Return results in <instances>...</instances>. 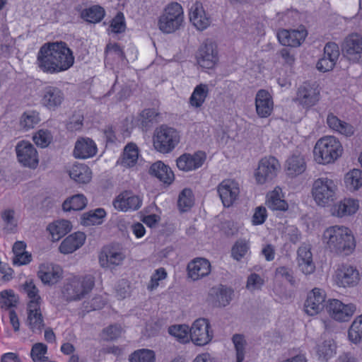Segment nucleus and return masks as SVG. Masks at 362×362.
<instances>
[{
    "mask_svg": "<svg viewBox=\"0 0 362 362\" xmlns=\"http://www.w3.org/2000/svg\"><path fill=\"white\" fill-rule=\"evenodd\" d=\"M39 68L48 74H57L68 70L74 63L71 49L64 42L43 45L37 54Z\"/></svg>",
    "mask_w": 362,
    "mask_h": 362,
    "instance_id": "1",
    "label": "nucleus"
},
{
    "mask_svg": "<svg viewBox=\"0 0 362 362\" xmlns=\"http://www.w3.org/2000/svg\"><path fill=\"white\" fill-rule=\"evenodd\" d=\"M322 240L330 252L341 255H350L356 247L351 231L344 226H334L327 228L323 233Z\"/></svg>",
    "mask_w": 362,
    "mask_h": 362,
    "instance_id": "2",
    "label": "nucleus"
},
{
    "mask_svg": "<svg viewBox=\"0 0 362 362\" xmlns=\"http://www.w3.org/2000/svg\"><path fill=\"white\" fill-rule=\"evenodd\" d=\"M342 146L334 136L319 139L313 149L314 158L320 164H328L337 160L342 153Z\"/></svg>",
    "mask_w": 362,
    "mask_h": 362,
    "instance_id": "3",
    "label": "nucleus"
},
{
    "mask_svg": "<svg viewBox=\"0 0 362 362\" xmlns=\"http://www.w3.org/2000/svg\"><path fill=\"white\" fill-rule=\"evenodd\" d=\"M337 185L334 180L320 177L313 185L312 194L317 205L325 206L337 199Z\"/></svg>",
    "mask_w": 362,
    "mask_h": 362,
    "instance_id": "4",
    "label": "nucleus"
},
{
    "mask_svg": "<svg viewBox=\"0 0 362 362\" xmlns=\"http://www.w3.org/2000/svg\"><path fill=\"white\" fill-rule=\"evenodd\" d=\"M184 19L183 9L178 3L169 4L158 20L159 29L164 33H172L178 30Z\"/></svg>",
    "mask_w": 362,
    "mask_h": 362,
    "instance_id": "5",
    "label": "nucleus"
},
{
    "mask_svg": "<svg viewBox=\"0 0 362 362\" xmlns=\"http://www.w3.org/2000/svg\"><path fill=\"white\" fill-rule=\"evenodd\" d=\"M180 142L179 132L174 128L162 125L157 128L154 133L153 146L162 153L172 151Z\"/></svg>",
    "mask_w": 362,
    "mask_h": 362,
    "instance_id": "6",
    "label": "nucleus"
},
{
    "mask_svg": "<svg viewBox=\"0 0 362 362\" xmlns=\"http://www.w3.org/2000/svg\"><path fill=\"white\" fill-rule=\"evenodd\" d=\"M93 276L87 275L81 279H74L64 285L62 296L66 301L79 300L94 287Z\"/></svg>",
    "mask_w": 362,
    "mask_h": 362,
    "instance_id": "7",
    "label": "nucleus"
},
{
    "mask_svg": "<svg viewBox=\"0 0 362 362\" xmlns=\"http://www.w3.org/2000/svg\"><path fill=\"white\" fill-rule=\"evenodd\" d=\"M279 169L280 164L276 158L269 156L262 158L255 173L257 182L262 185L272 180Z\"/></svg>",
    "mask_w": 362,
    "mask_h": 362,
    "instance_id": "8",
    "label": "nucleus"
},
{
    "mask_svg": "<svg viewBox=\"0 0 362 362\" xmlns=\"http://www.w3.org/2000/svg\"><path fill=\"white\" fill-rule=\"evenodd\" d=\"M343 55L353 63L362 62V37L357 33L349 35L341 45Z\"/></svg>",
    "mask_w": 362,
    "mask_h": 362,
    "instance_id": "9",
    "label": "nucleus"
},
{
    "mask_svg": "<svg viewBox=\"0 0 362 362\" xmlns=\"http://www.w3.org/2000/svg\"><path fill=\"white\" fill-rule=\"evenodd\" d=\"M189 337L197 346L209 343L213 338V332L210 330L209 321L205 318L196 320L189 329Z\"/></svg>",
    "mask_w": 362,
    "mask_h": 362,
    "instance_id": "10",
    "label": "nucleus"
},
{
    "mask_svg": "<svg viewBox=\"0 0 362 362\" xmlns=\"http://www.w3.org/2000/svg\"><path fill=\"white\" fill-rule=\"evenodd\" d=\"M18 162L25 167L35 169L39 162L38 154L35 146L26 141H21L16 146Z\"/></svg>",
    "mask_w": 362,
    "mask_h": 362,
    "instance_id": "11",
    "label": "nucleus"
},
{
    "mask_svg": "<svg viewBox=\"0 0 362 362\" xmlns=\"http://www.w3.org/2000/svg\"><path fill=\"white\" fill-rule=\"evenodd\" d=\"M197 60L199 65L203 68H213L218 60L216 44L206 40L198 49Z\"/></svg>",
    "mask_w": 362,
    "mask_h": 362,
    "instance_id": "12",
    "label": "nucleus"
},
{
    "mask_svg": "<svg viewBox=\"0 0 362 362\" xmlns=\"http://www.w3.org/2000/svg\"><path fill=\"white\" fill-rule=\"evenodd\" d=\"M326 310L335 320L346 322L356 311V305L353 303L345 305L339 300L329 299L326 304Z\"/></svg>",
    "mask_w": 362,
    "mask_h": 362,
    "instance_id": "13",
    "label": "nucleus"
},
{
    "mask_svg": "<svg viewBox=\"0 0 362 362\" xmlns=\"http://www.w3.org/2000/svg\"><path fill=\"white\" fill-rule=\"evenodd\" d=\"M65 99L64 91L54 86H47L41 92V104L49 110H56Z\"/></svg>",
    "mask_w": 362,
    "mask_h": 362,
    "instance_id": "14",
    "label": "nucleus"
},
{
    "mask_svg": "<svg viewBox=\"0 0 362 362\" xmlns=\"http://www.w3.org/2000/svg\"><path fill=\"white\" fill-rule=\"evenodd\" d=\"M325 302V293L324 291L315 288L308 293L304 304L305 312L311 316L318 314L324 308Z\"/></svg>",
    "mask_w": 362,
    "mask_h": 362,
    "instance_id": "15",
    "label": "nucleus"
},
{
    "mask_svg": "<svg viewBox=\"0 0 362 362\" xmlns=\"http://www.w3.org/2000/svg\"><path fill=\"white\" fill-rule=\"evenodd\" d=\"M205 159L206 155L202 151L194 154L184 153L177 158L176 165L179 170L189 172L200 168Z\"/></svg>",
    "mask_w": 362,
    "mask_h": 362,
    "instance_id": "16",
    "label": "nucleus"
},
{
    "mask_svg": "<svg viewBox=\"0 0 362 362\" xmlns=\"http://www.w3.org/2000/svg\"><path fill=\"white\" fill-rule=\"evenodd\" d=\"M359 280V273L354 267L342 264L339 267L335 275V281L339 286H354Z\"/></svg>",
    "mask_w": 362,
    "mask_h": 362,
    "instance_id": "17",
    "label": "nucleus"
},
{
    "mask_svg": "<svg viewBox=\"0 0 362 362\" xmlns=\"http://www.w3.org/2000/svg\"><path fill=\"white\" fill-rule=\"evenodd\" d=\"M141 199L131 191L120 193L113 201L114 207L122 211L137 210L141 207Z\"/></svg>",
    "mask_w": 362,
    "mask_h": 362,
    "instance_id": "18",
    "label": "nucleus"
},
{
    "mask_svg": "<svg viewBox=\"0 0 362 362\" xmlns=\"http://www.w3.org/2000/svg\"><path fill=\"white\" fill-rule=\"evenodd\" d=\"M239 192L238 184L233 180H223L218 186V193L226 207L233 204Z\"/></svg>",
    "mask_w": 362,
    "mask_h": 362,
    "instance_id": "19",
    "label": "nucleus"
},
{
    "mask_svg": "<svg viewBox=\"0 0 362 362\" xmlns=\"http://www.w3.org/2000/svg\"><path fill=\"white\" fill-rule=\"evenodd\" d=\"M233 290L222 284L212 287L209 292V300L214 307H226L232 300Z\"/></svg>",
    "mask_w": 362,
    "mask_h": 362,
    "instance_id": "20",
    "label": "nucleus"
},
{
    "mask_svg": "<svg viewBox=\"0 0 362 362\" xmlns=\"http://www.w3.org/2000/svg\"><path fill=\"white\" fill-rule=\"evenodd\" d=\"M320 90L315 83H304L298 90L297 100L306 107L315 105L319 100Z\"/></svg>",
    "mask_w": 362,
    "mask_h": 362,
    "instance_id": "21",
    "label": "nucleus"
},
{
    "mask_svg": "<svg viewBox=\"0 0 362 362\" xmlns=\"http://www.w3.org/2000/svg\"><path fill=\"white\" fill-rule=\"evenodd\" d=\"M37 276L45 285L52 286L62 278V270L58 265L42 264L39 267Z\"/></svg>",
    "mask_w": 362,
    "mask_h": 362,
    "instance_id": "22",
    "label": "nucleus"
},
{
    "mask_svg": "<svg viewBox=\"0 0 362 362\" xmlns=\"http://www.w3.org/2000/svg\"><path fill=\"white\" fill-rule=\"evenodd\" d=\"M190 22L199 30H205L211 23L210 17L208 16L199 1L194 3L189 8Z\"/></svg>",
    "mask_w": 362,
    "mask_h": 362,
    "instance_id": "23",
    "label": "nucleus"
},
{
    "mask_svg": "<svg viewBox=\"0 0 362 362\" xmlns=\"http://www.w3.org/2000/svg\"><path fill=\"white\" fill-rule=\"evenodd\" d=\"M307 36L305 29L282 30L277 33L279 42L284 46L296 47L299 46Z\"/></svg>",
    "mask_w": 362,
    "mask_h": 362,
    "instance_id": "24",
    "label": "nucleus"
},
{
    "mask_svg": "<svg viewBox=\"0 0 362 362\" xmlns=\"http://www.w3.org/2000/svg\"><path fill=\"white\" fill-rule=\"evenodd\" d=\"M27 322L33 332H41L45 326L40 305L36 300H30L28 304Z\"/></svg>",
    "mask_w": 362,
    "mask_h": 362,
    "instance_id": "25",
    "label": "nucleus"
},
{
    "mask_svg": "<svg viewBox=\"0 0 362 362\" xmlns=\"http://www.w3.org/2000/svg\"><path fill=\"white\" fill-rule=\"evenodd\" d=\"M187 271L189 276L196 281L210 274L211 264L206 259L197 258L188 264Z\"/></svg>",
    "mask_w": 362,
    "mask_h": 362,
    "instance_id": "26",
    "label": "nucleus"
},
{
    "mask_svg": "<svg viewBox=\"0 0 362 362\" xmlns=\"http://www.w3.org/2000/svg\"><path fill=\"white\" fill-rule=\"evenodd\" d=\"M255 106L257 113L260 117H267L271 115L273 110V100L267 90L261 89L257 93Z\"/></svg>",
    "mask_w": 362,
    "mask_h": 362,
    "instance_id": "27",
    "label": "nucleus"
},
{
    "mask_svg": "<svg viewBox=\"0 0 362 362\" xmlns=\"http://www.w3.org/2000/svg\"><path fill=\"white\" fill-rule=\"evenodd\" d=\"M97 153L95 142L89 138L78 139L75 144L74 155L76 158L86 159L94 156Z\"/></svg>",
    "mask_w": 362,
    "mask_h": 362,
    "instance_id": "28",
    "label": "nucleus"
},
{
    "mask_svg": "<svg viewBox=\"0 0 362 362\" xmlns=\"http://www.w3.org/2000/svg\"><path fill=\"white\" fill-rule=\"evenodd\" d=\"M86 238L83 232H76L69 235L60 244L59 247L60 252L62 254L74 252L84 244Z\"/></svg>",
    "mask_w": 362,
    "mask_h": 362,
    "instance_id": "29",
    "label": "nucleus"
},
{
    "mask_svg": "<svg viewBox=\"0 0 362 362\" xmlns=\"http://www.w3.org/2000/svg\"><path fill=\"white\" fill-rule=\"evenodd\" d=\"M298 265L302 272L306 275L312 274L315 269L313 262V255L308 246H301L298 251Z\"/></svg>",
    "mask_w": 362,
    "mask_h": 362,
    "instance_id": "30",
    "label": "nucleus"
},
{
    "mask_svg": "<svg viewBox=\"0 0 362 362\" xmlns=\"http://www.w3.org/2000/svg\"><path fill=\"white\" fill-rule=\"evenodd\" d=\"M124 259L122 252L115 248L104 247L100 257L99 262L103 267L110 268L112 266L119 265Z\"/></svg>",
    "mask_w": 362,
    "mask_h": 362,
    "instance_id": "31",
    "label": "nucleus"
},
{
    "mask_svg": "<svg viewBox=\"0 0 362 362\" xmlns=\"http://www.w3.org/2000/svg\"><path fill=\"white\" fill-rule=\"evenodd\" d=\"M359 207L358 201L354 199H344L332 208V214L337 217H344L355 214Z\"/></svg>",
    "mask_w": 362,
    "mask_h": 362,
    "instance_id": "32",
    "label": "nucleus"
},
{
    "mask_svg": "<svg viewBox=\"0 0 362 362\" xmlns=\"http://www.w3.org/2000/svg\"><path fill=\"white\" fill-rule=\"evenodd\" d=\"M152 176L157 177L160 181L170 184L175 178L174 173L170 168L160 160L153 163L148 171Z\"/></svg>",
    "mask_w": 362,
    "mask_h": 362,
    "instance_id": "33",
    "label": "nucleus"
},
{
    "mask_svg": "<svg viewBox=\"0 0 362 362\" xmlns=\"http://www.w3.org/2000/svg\"><path fill=\"white\" fill-rule=\"evenodd\" d=\"M327 124L329 128L346 136H351L354 133V128L352 125L339 119L333 113L328 114Z\"/></svg>",
    "mask_w": 362,
    "mask_h": 362,
    "instance_id": "34",
    "label": "nucleus"
},
{
    "mask_svg": "<svg viewBox=\"0 0 362 362\" xmlns=\"http://www.w3.org/2000/svg\"><path fill=\"white\" fill-rule=\"evenodd\" d=\"M306 169V163L303 156L293 154L286 160V170L289 176H296Z\"/></svg>",
    "mask_w": 362,
    "mask_h": 362,
    "instance_id": "35",
    "label": "nucleus"
},
{
    "mask_svg": "<svg viewBox=\"0 0 362 362\" xmlns=\"http://www.w3.org/2000/svg\"><path fill=\"white\" fill-rule=\"evenodd\" d=\"M69 176L76 182L86 184L91 180V171L84 164H76L74 165L69 170Z\"/></svg>",
    "mask_w": 362,
    "mask_h": 362,
    "instance_id": "36",
    "label": "nucleus"
},
{
    "mask_svg": "<svg viewBox=\"0 0 362 362\" xmlns=\"http://www.w3.org/2000/svg\"><path fill=\"white\" fill-rule=\"evenodd\" d=\"M71 229V222L67 220L57 221L48 226L47 230L52 235L54 241L59 240L66 235Z\"/></svg>",
    "mask_w": 362,
    "mask_h": 362,
    "instance_id": "37",
    "label": "nucleus"
},
{
    "mask_svg": "<svg viewBox=\"0 0 362 362\" xmlns=\"http://www.w3.org/2000/svg\"><path fill=\"white\" fill-rule=\"evenodd\" d=\"M139 158V150L136 144H128L124 149L123 154L119 160V163L124 167L134 166Z\"/></svg>",
    "mask_w": 362,
    "mask_h": 362,
    "instance_id": "38",
    "label": "nucleus"
},
{
    "mask_svg": "<svg viewBox=\"0 0 362 362\" xmlns=\"http://www.w3.org/2000/svg\"><path fill=\"white\" fill-rule=\"evenodd\" d=\"M86 204L87 199L85 196L78 194L66 199L62 204V209L65 211H80L83 209Z\"/></svg>",
    "mask_w": 362,
    "mask_h": 362,
    "instance_id": "39",
    "label": "nucleus"
},
{
    "mask_svg": "<svg viewBox=\"0 0 362 362\" xmlns=\"http://www.w3.org/2000/svg\"><path fill=\"white\" fill-rule=\"evenodd\" d=\"M209 93V87L206 84H199L195 87L189 98V103L192 107H200L204 103Z\"/></svg>",
    "mask_w": 362,
    "mask_h": 362,
    "instance_id": "40",
    "label": "nucleus"
},
{
    "mask_svg": "<svg viewBox=\"0 0 362 362\" xmlns=\"http://www.w3.org/2000/svg\"><path fill=\"white\" fill-rule=\"evenodd\" d=\"M346 188L350 191H356L362 187V170L353 169L344 177Z\"/></svg>",
    "mask_w": 362,
    "mask_h": 362,
    "instance_id": "41",
    "label": "nucleus"
},
{
    "mask_svg": "<svg viewBox=\"0 0 362 362\" xmlns=\"http://www.w3.org/2000/svg\"><path fill=\"white\" fill-rule=\"evenodd\" d=\"M81 16L84 20L89 23H96L102 21L105 16V10L98 5L90 6L83 10Z\"/></svg>",
    "mask_w": 362,
    "mask_h": 362,
    "instance_id": "42",
    "label": "nucleus"
},
{
    "mask_svg": "<svg viewBox=\"0 0 362 362\" xmlns=\"http://www.w3.org/2000/svg\"><path fill=\"white\" fill-rule=\"evenodd\" d=\"M106 212L102 208H98L83 215L81 223L84 226L100 224L102 219L105 216Z\"/></svg>",
    "mask_w": 362,
    "mask_h": 362,
    "instance_id": "43",
    "label": "nucleus"
},
{
    "mask_svg": "<svg viewBox=\"0 0 362 362\" xmlns=\"http://www.w3.org/2000/svg\"><path fill=\"white\" fill-rule=\"evenodd\" d=\"M40 122L39 113L35 111H27L24 112L20 119V126L25 130L28 131L38 124Z\"/></svg>",
    "mask_w": 362,
    "mask_h": 362,
    "instance_id": "44",
    "label": "nucleus"
},
{
    "mask_svg": "<svg viewBox=\"0 0 362 362\" xmlns=\"http://www.w3.org/2000/svg\"><path fill=\"white\" fill-rule=\"evenodd\" d=\"M129 360L130 362H154L156 354L153 350L138 349L129 356Z\"/></svg>",
    "mask_w": 362,
    "mask_h": 362,
    "instance_id": "45",
    "label": "nucleus"
},
{
    "mask_svg": "<svg viewBox=\"0 0 362 362\" xmlns=\"http://www.w3.org/2000/svg\"><path fill=\"white\" fill-rule=\"evenodd\" d=\"M350 341L354 344L361 341L362 339V314L352 322L348 332Z\"/></svg>",
    "mask_w": 362,
    "mask_h": 362,
    "instance_id": "46",
    "label": "nucleus"
},
{
    "mask_svg": "<svg viewBox=\"0 0 362 362\" xmlns=\"http://www.w3.org/2000/svg\"><path fill=\"white\" fill-rule=\"evenodd\" d=\"M168 332L170 335L176 337L181 343L189 341V338H190L189 327L185 325L170 326L168 328Z\"/></svg>",
    "mask_w": 362,
    "mask_h": 362,
    "instance_id": "47",
    "label": "nucleus"
},
{
    "mask_svg": "<svg viewBox=\"0 0 362 362\" xmlns=\"http://www.w3.org/2000/svg\"><path fill=\"white\" fill-rule=\"evenodd\" d=\"M336 345L331 340H326L322 344L318 345L317 354L322 360H328L335 354Z\"/></svg>",
    "mask_w": 362,
    "mask_h": 362,
    "instance_id": "48",
    "label": "nucleus"
},
{
    "mask_svg": "<svg viewBox=\"0 0 362 362\" xmlns=\"http://www.w3.org/2000/svg\"><path fill=\"white\" fill-rule=\"evenodd\" d=\"M267 204L268 207L272 210L286 211L288 207L287 202L280 198L276 189L272 192Z\"/></svg>",
    "mask_w": 362,
    "mask_h": 362,
    "instance_id": "49",
    "label": "nucleus"
},
{
    "mask_svg": "<svg viewBox=\"0 0 362 362\" xmlns=\"http://www.w3.org/2000/svg\"><path fill=\"white\" fill-rule=\"evenodd\" d=\"M192 191L188 188L182 189L179 195L177 200V205L179 208L182 211H185L188 209H189L192 206Z\"/></svg>",
    "mask_w": 362,
    "mask_h": 362,
    "instance_id": "50",
    "label": "nucleus"
},
{
    "mask_svg": "<svg viewBox=\"0 0 362 362\" xmlns=\"http://www.w3.org/2000/svg\"><path fill=\"white\" fill-rule=\"evenodd\" d=\"M47 351V346L43 343L35 344L30 351V356L34 362H44L47 358L45 354Z\"/></svg>",
    "mask_w": 362,
    "mask_h": 362,
    "instance_id": "51",
    "label": "nucleus"
},
{
    "mask_svg": "<svg viewBox=\"0 0 362 362\" xmlns=\"http://www.w3.org/2000/svg\"><path fill=\"white\" fill-rule=\"evenodd\" d=\"M33 139L37 146L45 148L51 143L52 136L49 131L40 129L34 134Z\"/></svg>",
    "mask_w": 362,
    "mask_h": 362,
    "instance_id": "52",
    "label": "nucleus"
},
{
    "mask_svg": "<svg viewBox=\"0 0 362 362\" xmlns=\"http://www.w3.org/2000/svg\"><path fill=\"white\" fill-rule=\"evenodd\" d=\"M18 303V298L12 290H4L0 293V304L1 307L6 308L16 307Z\"/></svg>",
    "mask_w": 362,
    "mask_h": 362,
    "instance_id": "53",
    "label": "nucleus"
},
{
    "mask_svg": "<svg viewBox=\"0 0 362 362\" xmlns=\"http://www.w3.org/2000/svg\"><path fill=\"white\" fill-rule=\"evenodd\" d=\"M249 250V245L246 240H239L236 241L231 250L232 257L240 261L247 252Z\"/></svg>",
    "mask_w": 362,
    "mask_h": 362,
    "instance_id": "54",
    "label": "nucleus"
},
{
    "mask_svg": "<svg viewBox=\"0 0 362 362\" xmlns=\"http://www.w3.org/2000/svg\"><path fill=\"white\" fill-rule=\"evenodd\" d=\"M233 342L236 351V362H243L245 357V341L240 334H235L233 337Z\"/></svg>",
    "mask_w": 362,
    "mask_h": 362,
    "instance_id": "55",
    "label": "nucleus"
},
{
    "mask_svg": "<svg viewBox=\"0 0 362 362\" xmlns=\"http://www.w3.org/2000/svg\"><path fill=\"white\" fill-rule=\"evenodd\" d=\"M275 274L276 277L285 279L292 286H296L298 281L293 277V272L291 268L287 267H279L276 269Z\"/></svg>",
    "mask_w": 362,
    "mask_h": 362,
    "instance_id": "56",
    "label": "nucleus"
},
{
    "mask_svg": "<svg viewBox=\"0 0 362 362\" xmlns=\"http://www.w3.org/2000/svg\"><path fill=\"white\" fill-rule=\"evenodd\" d=\"M339 57V49L337 44L335 42H327L324 47V54L322 57L336 62Z\"/></svg>",
    "mask_w": 362,
    "mask_h": 362,
    "instance_id": "57",
    "label": "nucleus"
},
{
    "mask_svg": "<svg viewBox=\"0 0 362 362\" xmlns=\"http://www.w3.org/2000/svg\"><path fill=\"white\" fill-rule=\"evenodd\" d=\"M122 333V327L118 325H111L103 331V338L106 341L117 339Z\"/></svg>",
    "mask_w": 362,
    "mask_h": 362,
    "instance_id": "58",
    "label": "nucleus"
},
{
    "mask_svg": "<svg viewBox=\"0 0 362 362\" xmlns=\"http://www.w3.org/2000/svg\"><path fill=\"white\" fill-rule=\"evenodd\" d=\"M23 290L27 293L30 300H36L40 305V296L38 295L39 290L32 280L26 281L23 284Z\"/></svg>",
    "mask_w": 362,
    "mask_h": 362,
    "instance_id": "59",
    "label": "nucleus"
},
{
    "mask_svg": "<svg viewBox=\"0 0 362 362\" xmlns=\"http://www.w3.org/2000/svg\"><path fill=\"white\" fill-rule=\"evenodd\" d=\"M110 27L112 28V31L115 33H121L124 31L126 25L124 17L122 13L119 12L112 20Z\"/></svg>",
    "mask_w": 362,
    "mask_h": 362,
    "instance_id": "60",
    "label": "nucleus"
},
{
    "mask_svg": "<svg viewBox=\"0 0 362 362\" xmlns=\"http://www.w3.org/2000/svg\"><path fill=\"white\" fill-rule=\"evenodd\" d=\"M83 116L81 114H75L70 119L66 124L68 130L74 132L80 130L83 126Z\"/></svg>",
    "mask_w": 362,
    "mask_h": 362,
    "instance_id": "61",
    "label": "nucleus"
},
{
    "mask_svg": "<svg viewBox=\"0 0 362 362\" xmlns=\"http://www.w3.org/2000/svg\"><path fill=\"white\" fill-rule=\"evenodd\" d=\"M105 53L106 54V58L111 54L115 55L117 58L121 59H125V55L123 50L121 49L120 46L117 44H107L105 47Z\"/></svg>",
    "mask_w": 362,
    "mask_h": 362,
    "instance_id": "62",
    "label": "nucleus"
},
{
    "mask_svg": "<svg viewBox=\"0 0 362 362\" xmlns=\"http://www.w3.org/2000/svg\"><path fill=\"white\" fill-rule=\"evenodd\" d=\"M336 64V62L332 61V59H325L324 57H321L319 59L316 68L321 72H327L333 69Z\"/></svg>",
    "mask_w": 362,
    "mask_h": 362,
    "instance_id": "63",
    "label": "nucleus"
},
{
    "mask_svg": "<svg viewBox=\"0 0 362 362\" xmlns=\"http://www.w3.org/2000/svg\"><path fill=\"white\" fill-rule=\"evenodd\" d=\"M267 218V210L264 206H258L252 216V223L254 225L262 224Z\"/></svg>",
    "mask_w": 362,
    "mask_h": 362,
    "instance_id": "64",
    "label": "nucleus"
}]
</instances>
